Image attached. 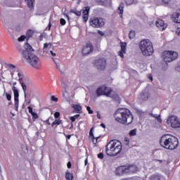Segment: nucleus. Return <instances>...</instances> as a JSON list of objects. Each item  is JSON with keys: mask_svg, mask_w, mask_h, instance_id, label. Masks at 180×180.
Instances as JSON below:
<instances>
[{"mask_svg": "<svg viewBox=\"0 0 180 180\" xmlns=\"http://www.w3.org/2000/svg\"><path fill=\"white\" fill-rule=\"evenodd\" d=\"M51 99L53 102H58V98L54 96H51Z\"/></svg>", "mask_w": 180, "mask_h": 180, "instance_id": "nucleus-41", "label": "nucleus"}, {"mask_svg": "<svg viewBox=\"0 0 180 180\" xmlns=\"http://www.w3.org/2000/svg\"><path fill=\"white\" fill-rule=\"evenodd\" d=\"M151 96L149 92H143L141 94V98L142 101H148V98Z\"/></svg>", "mask_w": 180, "mask_h": 180, "instance_id": "nucleus-21", "label": "nucleus"}, {"mask_svg": "<svg viewBox=\"0 0 180 180\" xmlns=\"http://www.w3.org/2000/svg\"><path fill=\"white\" fill-rule=\"evenodd\" d=\"M32 116V119H39V115L37 113L34 112L33 114H31Z\"/></svg>", "mask_w": 180, "mask_h": 180, "instance_id": "nucleus-47", "label": "nucleus"}, {"mask_svg": "<svg viewBox=\"0 0 180 180\" xmlns=\"http://www.w3.org/2000/svg\"><path fill=\"white\" fill-rule=\"evenodd\" d=\"M70 12L72 13H74L75 15H76L77 16H81V11H78V10H71Z\"/></svg>", "mask_w": 180, "mask_h": 180, "instance_id": "nucleus-33", "label": "nucleus"}, {"mask_svg": "<svg viewBox=\"0 0 180 180\" xmlns=\"http://www.w3.org/2000/svg\"><path fill=\"white\" fill-rule=\"evenodd\" d=\"M86 110H87L89 115H94V110H92L91 109V107L87 106V107H86Z\"/></svg>", "mask_w": 180, "mask_h": 180, "instance_id": "nucleus-36", "label": "nucleus"}, {"mask_svg": "<svg viewBox=\"0 0 180 180\" xmlns=\"http://www.w3.org/2000/svg\"><path fill=\"white\" fill-rule=\"evenodd\" d=\"M98 158L100 160H103L104 155L103 153H100L97 155Z\"/></svg>", "mask_w": 180, "mask_h": 180, "instance_id": "nucleus-43", "label": "nucleus"}, {"mask_svg": "<svg viewBox=\"0 0 180 180\" xmlns=\"http://www.w3.org/2000/svg\"><path fill=\"white\" fill-rule=\"evenodd\" d=\"M151 116H152V117H155V119H157V117H158V116H157V115H153V114H151Z\"/></svg>", "mask_w": 180, "mask_h": 180, "instance_id": "nucleus-62", "label": "nucleus"}, {"mask_svg": "<svg viewBox=\"0 0 180 180\" xmlns=\"http://www.w3.org/2000/svg\"><path fill=\"white\" fill-rule=\"evenodd\" d=\"M12 89L14 94V101L19 100V90L15 86H13Z\"/></svg>", "mask_w": 180, "mask_h": 180, "instance_id": "nucleus-20", "label": "nucleus"}, {"mask_svg": "<svg viewBox=\"0 0 180 180\" xmlns=\"http://www.w3.org/2000/svg\"><path fill=\"white\" fill-rule=\"evenodd\" d=\"M71 108L74 109L75 113H82V106L78 104H72Z\"/></svg>", "mask_w": 180, "mask_h": 180, "instance_id": "nucleus-18", "label": "nucleus"}, {"mask_svg": "<svg viewBox=\"0 0 180 180\" xmlns=\"http://www.w3.org/2000/svg\"><path fill=\"white\" fill-rule=\"evenodd\" d=\"M88 164V158H86L84 160V165H87Z\"/></svg>", "mask_w": 180, "mask_h": 180, "instance_id": "nucleus-60", "label": "nucleus"}, {"mask_svg": "<svg viewBox=\"0 0 180 180\" xmlns=\"http://www.w3.org/2000/svg\"><path fill=\"white\" fill-rule=\"evenodd\" d=\"M27 109H28L29 113H30V115H33L34 113V112H33V108L29 106V107H27Z\"/></svg>", "mask_w": 180, "mask_h": 180, "instance_id": "nucleus-44", "label": "nucleus"}, {"mask_svg": "<svg viewBox=\"0 0 180 180\" xmlns=\"http://www.w3.org/2000/svg\"><path fill=\"white\" fill-rule=\"evenodd\" d=\"M176 34L178 36H180V27H178V28L176 30Z\"/></svg>", "mask_w": 180, "mask_h": 180, "instance_id": "nucleus-53", "label": "nucleus"}, {"mask_svg": "<svg viewBox=\"0 0 180 180\" xmlns=\"http://www.w3.org/2000/svg\"><path fill=\"white\" fill-rule=\"evenodd\" d=\"M89 11H91V7L86 6L83 8L82 18L84 22H88V18H89Z\"/></svg>", "mask_w": 180, "mask_h": 180, "instance_id": "nucleus-14", "label": "nucleus"}, {"mask_svg": "<svg viewBox=\"0 0 180 180\" xmlns=\"http://www.w3.org/2000/svg\"><path fill=\"white\" fill-rule=\"evenodd\" d=\"M60 23L61 26H65V25L67 23V22L65 21V20L64 18H60Z\"/></svg>", "mask_w": 180, "mask_h": 180, "instance_id": "nucleus-38", "label": "nucleus"}, {"mask_svg": "<svg viewBox=\"0 0 180 180\" xmlns=\"http://www.w3.org/2000/svg\"><path fill=\"white\" fill-rule=\"evenodd\" d=\"M60 124H63V120H56L55 121H53L51 124V127H54V126H60Z\"/></svg>", "mask_w": 180, "mask_h": 180, "instance_id": "nucleus-28", "label": "nucleus"}, {"mask_svg": "<svg viewBox=\"0 0 180 180\" xmlns=\"http://www.w3.org/2000/svg\"><path fill=\"white\" fill-rule=\"evenodd\" d=\"M148 78L150 79V81H153V76L151 75L148 76Z\"/></svg>", "mask_w": 180, "mask_h": 180, "instance_id": "nucleus-63", "label": "nucleus"}, {"mask_svg": "<svg viewBox=\"0 0 180 180\" xmlns=\"http://www.w3.org/2000/svg\"><path fill=\"white\" fill-rule=\"evenodd\" d=\"M93 51L94 46H92V44H91V42H88L86 44V46L83 47L82 53L83 56H88V54H90Z\"/></svg>", "mask_w": 180, "mask_h": 180, "instance_id": "nucleus-11", "label": "nucleus"}, {"mask_svg": "<svg viewBox=\"0 0 180 180\" xmlns=\"http://www.w3.org/2000/svg\"><path fill=\"white\" fill-rule=\"evenodd\" d=\"M156 119L158 122V123H162V120H161V116L158 115V117H156Z\"/></svg>", "mask_w": 180, "mask_h": 180, "instance_id": "nucleus-51", "label": "nucleus"}, {"mask_svg": "<svg viewBox=\"0 0 180 180\" xmlns=\"http://www.w3.org/2000/svg\"><path fill=\"white\" fill-rule=\"evenodd\" d=\"M106 59H105V58H101L94 61L95 67H96V68L101 71H104V70L106 68Z\"/></svg>", "mask_w": 180, "mask_h": 180, "instance_id": "nucleus-10", "label": "nucleus"}, {"mask_svg": "<svg viewBox=\"0 0 180 180\" xmlns=\"http://www.w3.org/2000/svg\"><path fill=\"white\" fill-rule=\"evenodd\" d=\"M34 0H27V6L31 9V11H33L34 9Z\"/></svg>", "mask_w": 180, "mask_h": 180, "instance_id": "nucleus-26", "label": "nucleus"}, {"mask_svg": "<svg viewBox=\"0 0 180 180\" xmlns=\"http://www.w3.org/2000/svg\"><path fill=\"white\" fill-rule=\"evenodd\" d=\"M8 67H9V68H15V65L13 64H9Z\"/></svg>", "mask_w": 180, "mask_h": 180, "instance_id": "nucleus-58", "label": "nucleus"}, {"mask_svg": "<svg viewBox=\"0 0 180 180\" xmlns=\"http://www.w3.org/2000/svg\"><path fill=\"white\" fill-rule=\"evenodd\" d=\"M50 53H51V56H53V57H56V53L53 52V51H50Z\"/></svg>", "mask_w": 180, "mask_h": 180, "instance_id": "nucleus-56", "label": "nucleus"}, {"mask_svg": "<svg viewBox=\"0 0 180 180\" xmlns=\"http://www.w3.org/2000/svg\"><path fill=\"white\" fill-rule=\"evenodd\" d=\"M98 139H99V137H97V138H92V141H93V143L94 144H96V143H98Z\"/></svg>", "mask_w": 180, "mask_h": 180, "instance_id": "nucleus-49", "label": "nucleus"}, {"mask_svg": "<svg viewBox=\"0 0 180 180\" xmlns=\"http://www.w3.org/2000/svg\"><path fill=\"white\" fill-rule=\"evenodd\" d=\"M26 39V36L25 35H22L21 37H20L18 40V41H25V39Z\"/></svg>", "mask_w": 180, "mask_h": 180, "instance_id": "nucleus-40", "label": "nucleus"}, {"mask_svg": "<svg viewBox=\"0 0 180 180\" xmlns=\"http://www.w3.org/2000/svg\"><path fill=\"white\" fill-rule=\"evenodd\" d=\"M127 174H136L138 171L137 166L135 165H126Z\"/></svg>", "mask_w": 180, "mask_h": 180, "instance_id": "nucleus-13", "label": "nucleus"}, {"mask_svg": "<svg viewBox=\"0 0 180 180\" xmlns=\"http://www.w3.org/2000/svg\"><path fill=\"white\" fill-rule=\"evenodd\" d=\"M54 117L55 119H58V117H60V112H56L54 113Z\"/></svg>", "mask_w": 180, "mask_h": 180, "instance_id": "nucleus-48", "label": "nucleus"}, {"mask_svg": "<svg viewBox=\"0 0 180 180\" xmlns=\"http://www.w3.org/2000/svg\"><path fill=\"white\" fill-rule=\"evenodd\" d=\"M20 84H21L22 88L24 91V95H25V96H26V90L27 89V87L25 83L20 82Z\"/></svg>", "mask_w": 180, "mask_h": 180, "instance_id": "nucleus-34", "label": "nucleus"}, {"mask_svg": "<svg viewBox=\"0 0 180 180\" xmlns=\"http://www.w3.org/2000/svg\"><path fill=\"white\" fill-rule=\"evenodd\" d=\"M14 107L15 110L18 112L19 109V100H14Z\"/></svg>", "mask_w": 180, "mask_h": 180, "instance_id": "nucleus-32", "label": "nucleus"}, {"mask_svg": "<svg viewBox=\"0 0 180 180\" xmlns=\"http://www.w3.org/2000/svg\"><path fill=\"white\" fill-rule=\"evenodd\" d=\"M162 4H164L165 5H169L171 0H162Z\"/></svg>", "mask_w": 180, "mask_h": 180, "instance_id": "nucleus-45", "label": "nucleus"}, {"mask_svg": "<svg viewBox=\"0 0 180 180\" xmlns=\"http://www.w3.org/2000/svg\"><path fill=\"white\" fill-rule=\"evenodd\" d=\"M67 167H68V169H71V167H72V164H71V162H68L67 163Z\"/></svg>", "mask_w": 180, "mask_h": 180, "instance_id": "nucleus-50", "label": "nucleus"}, {"mask_svg": "<svg viewBox=\"0 0 180 180\" xmlns=\"http://www.w3.org/2000/svg\"><path fill=\"white\" fill-rule=\"evenodd\" d=\"M126 43L121 42V51L118 52V56L123 58L124 57V54H126Z\"/></svg>", "mask_w": 180, "mask_h": 180, "instance_id": "nucleus-17", "label": "nucleus"}, {"mask_svg": "<svg viewBox=\"0 0 180 180\" xmlns=\"http://www.w3.org/2000/svg\"><path fill=\"white\" fill-rule=\"evenodd\" d=\"M50 119H51V117H49L45 120V123H46V124L50 125Z\"/></svg>", "mask_w": 180, "mask_h": 180, "instance_id": "nucleus-54", "label": "nucleus"}, {"mask_svg": "<svg viewBox=\"0 0 180 180\" xmlns=\"http://www.w3.org/2000/svg\"><path fill=\"white\" fill-rule=\"evenodd\" d=\"M97 118L102 119V117H101V115L99 114V112H97Z\"/></svg>", "mask_w": 180, "mask_h": 180, "instance_id": "nucleus-59", "label": "nucleus"}, {"mask_svg": "<svg viewBox=\"0 0 180 180\" xmlns=\"http://www.w3.org/2000/svg\"><path fill=\"white\" fill-rule=\"evenodd\" d=\"M171 19L174 23H180V9L172 14Z\"/></svg>", "mask_w": 180, "mask_h": 180, "instance_id": "nucleus-15", "label": "nucleus"}, {"mask_svg": "<svg viewBox=\"0 0 180 180\" xmlns=\"http://www.w3.org/2000/svg\"><path fill=\"white\" fill-rule=\"evenodd\" d=\"M101 127H103V129H105L106 127V126L105 125V124H101Z\"/></svg>", "mask_w": 180, "mask_h": 180, "instance_id": "nucleus-64", "label": "nucleus"}, {"mask_svg": "<svg viewBox=\"0 0 180 180\" xmlns=\"http://www.w3.org/2000/svg\"><path fill=\"white\" fill-rule=\"evenodd\" d=\"M65 179L66 180H74V174L70 173L69 172H65Z\"/></svg>", "mask_w": 180, "mask_h": 180, "instance_id": "nucleus-24", "label": "nucleus"}, {"mask_svg": "<svg viewBox=\"0 0 180 180\" xmlns=\"http://www.w3.org/2000/svg\"><path fill=\"white\" fill-rule=\"evenodd\" d=\"M67 140H70L71 139V135H66Z\"/></svg>", "mask_w": 180, "mask_h": 180, "instance_id": "nucleus-61", "label": "nucleus"}, {"mask_svg": "<svg viewBox=\"0 0 180 180\" xmlns=\"http://www.w3.org/2000/svg\"><path fill=\"white\" fill-rule=\"evenodd\" d=\"M122 150H123V146L122 142L117 139L110 141L105 146V153L110 157L119 155L122 153Z\"/></svg>", "mask_w": 180, "mask_h": 180, "instance_id": "nucleus-3", "label": "nucleus"}, {"mask_svg": "<svg viewBox=\"0 0 180 180\" xmlns=\"http://www.w3.org/2000/svg\"><path fill=\"white\" fill-rule=\"evenodd\" d=\"M96 2L98 4H106L108 2V0H96Z\"/></svg>", "mask_w": 180, "mask_h": 180, "instance_id": "nucleus-42", "label": "nucleus"}, {"mask_svg": "<svg viewBox=\"0 0 180 180\" xmlns=\"http://www.w3.org/2000/svg\"><path fill=\"white\" fill-rule=\"evenodd\" d=\"M33 51H30L28 53L25 51V54H24V58L30 63V65H32L33 68L35 70H40L41 68V61H40V58L36 56L33 53Z\"/></svg>", "mask_w": 180, "mask_h": 180, "instance_id": "nucleus-4", "label": "nucleus"}, {"mask_svg": "<svg viewBox=\"0 0 180 180\" xmlns=\"http://www.w3.org/2000/svg\"><path fill=\"white\" fill-rule=\"evenodd\" d=\"M34 34V31L33 30H28L26 32V37L28 39H30V37H33Z\"/></svg>", "mask_w": 180, "mask_h": 180, "instance_id": "nucleus-27", "label": "nucleus"}, {"mask_svg": "<svg viewBox=\"0 0 180 180\" xmlns=\"http://www.w3.org/2000/svg\"><path fill=\"white\" fill-rule=\"evenodd\" d=\"M6 98L7 101H11L12 99V95H11V94L6 93Z\"/></svg>", "mask_w": 180, "mask_h": 180, "instance_id": "nucleus-35", "label": "nucleus"}, {"mask_svg": "<svg viewBox=\"0 0 180 180\" xmlns=\"http://www.w3.org/2000/svg\"><path fill=\"white\" fill-rule=\"evenodd\" d=\"M136 37V31L131 30L129 34V38L131 40V39H134Z\"/></svg>", "mask_w": 180, "mask_h": 180, "instance_id": "nucleus-29", "label": "nucleus"}, {"mask_svg": "<svg viewBox=\"0 0 180 180\" xmlns=\"http://www.w3.org/2000/svg\"><path fill=\"white\" fill-rule=\"evenodd\" d=\"M115 174L118 175V176L127 174L126 165H121L117 167L115 169Z\"/></svg>", "mask_w": 180, "mask_h": 180, "instance_id": "nucleus-12", "label": "nucleus"}, {"mask_svg": "<svg viewBox=\"0 0 180 180\" xmlns=\"http://www.w3.org/2000/svg\"><path fill=\"white\" fill-rule=\"evenodd\" d=\"M94 130V127L91 128L90 131H89V136L91 137V139H94L95 137L94 136V132L92 131Z\"/></svg>", "mask_w": 180, "mask_h": 180, "instance_id": "nucleus-46", "label": "nucleus"}, {"mask_svg": "<svg viewBox=\"0 0 180 180\" xmlns=\"http://www.w3.org/2000/svg\"><path fill=\"white\" fill-rule=\"evenodd\" d=\"M124 4L121 3L118 7V11H120V18H123V12H124Z\"/></svg>", "mask_w": 180, "mask_h": 180, "instance_id": "nucleus-22", "label": "nucleus"}, {"mask_svg": "<svg viewBox=\"0 0 180 180\" xmlns=\"http://www.w3.org/2000/svg\"><path fill=\"white\" fill-rule=\"evenodd\" d=\"M165 63H171L178 58V53L173 51H165L162 54Z\"/></svg>", "mask_w": 180, "mask_h": 180, "instance_id": "nucleus-6", "label": "nucleus"}, {"mask_svg": "<svg viewBox=\"0 0 180 180\" xmlns=\"http://www.w3.org/2000/svg\"><path fill=\"white\" fill-rule=\"evenodd\" d=\"M164 178H162L161 176L158 174H153L150 176L149 180H163Z\"/></svg>", "mask_w": 180, "mask_h": 180, "instance_id": "nucleus-23", "label": "nucleus"}, {"mask_svg": "<svg viewBox=\"0 0 180 180\" xmlns=\"http://www.w3.org/2000/svg\"><path fill=\"white\" fill-rule=\"evenodd\" d=\"M129 136L131 137H134V136H137V129H132L129 131Z\"/></svg>", "mask_w": 180, "mask_h": 180, "instance_id": "nucleus-31", "label": "nucleus"}, {"mask_svg": "<svg viewBox=\"0 0 180 180\" xmlns=\"http://www.w3.org/2000/svg\"><path fill=\"white\" fill-rule=\"evenodd\" d=\"M98 33L99 34L100 36H105V33L101 30H98Z\"/></svg>", "mask_w": 180, "mask_h": 180, "instance_id": "nucleus-55", "label": "nucleus"}, {"mask_svg": "<svg viewBox=\"0 0 180 180\" xmlns=\"http://www.w3.org/2000/svg\"><path fill=\"white\" fill-rule=\"evenodd\" d=\"M161 147L165 150H175L179 146V141L175 136L163 135L160 139Z\"/></svg>", "mask_w": 180, "mask_h": 180, "instance_id": "nucleus-2", "label": "nucleus"}, {"mask_svg": "<svg viewBox=\"0 0 180 180\" xmlns=\"http://www.w3.org/2000/svg\"><path fill=\"white\" fill-rule=\"evenodd\" d=\"M127 5H133L134 4V0H125Z\"/></svg>", "mask_w": 180, "mask_h": 180, "instance_id": "nucleus-37", "label": "nucleus"}, {"mask_svg": "<svg viewBox=\"0 0 180 180\" xmlns=\"http://www.w3.org/2000/svg\"><path fill=\"white\" fill-rule=\"evenodd\" d=\"M156 26L160 29V30H165L167 29V27L168 26L165 22H164V20H158L156 21Z\"/></svg>", "mask_w": 180, "mask_h": 180, "instance_id": "nucleus-16", "label": "nucleus"}, {"mask_svg": "<svg viewBox=\"0 0 180 180\" xmlns=\"http://www.w3.org/2000/svg\"><path fill=\"white\" fill-rule=\"evenodd\" d=\"M139 49L143 54L146 57L152 56L154 53V47L153 46V42L150 39H143L139 43Z\"/></svg>", "mask_w": 180, "mask_h": 180, "instance_id": "nucleus-5", "label": "nucleus"}, {"mask_svg": "<svg viewBox=\"0 0 180 180\" xmlns=\"http://www.w3.org/2000/svg\"><path fill=\"white\" fill-rule=\"evenodd\" d=\"M79 116V114H77L72 117H70V120H71L72 123H74V122H75V120H77V119H78Z\"/></svg>", "mask_w": 180, "mask_h": 180, "instance_id": "nucleus-30", "label": "nucleus"}, {"mask_svg": "<svg viewBox=\"0 0 180 180\" xmlns=\"http://www.w3.org/2000/svg\"><path fill=\"white\" fill-rule=\"evenodd\" d=\"M16 49L21 54L22 57L24 58V54H25L26 51L30 53V51H34V49L29 44V43H25L24 45V49L23 47L19 44L16 45Z\"/></svg>", "mask_w": 180, "mask_h": 180, "instance_id": "nucleus-8", "label": "nucleus"}, {"mask_svg": "<svg viewBox=\"0 0 180 180\" xmlns=\"http://www.w3.org/2000/svg\"><path fill=\"white\" fill-rule=\"evenodd\" d=\"M112 89H110V87H108L105 85H103V95H105V96H109V95H110V94H112Z\"/></svg>", "mask_w": 180, "mask_h": 180, "instance_id": "nucleus-19", "label": "nucleus"}, {"mask_svg": "<svg viewBox=\"0 0 180 180\" xmlns=\"http://www.w3.org/2000/svg\"><path fill=\"white\" fill-rule=\"evenodd\" d=\"M89 25L90 26H92V27L99 28L105 26V21H103V18H101L95 17L90 19Z\"/></svg>", "mask_w": 180, "mask_h": 180, "instance_id": "nucleus-7", "label": "nucleus"}, {"mask_svg": "<svg viewBox=\"0 0 180 180\" xmlns=\"http://www.w3.org/2000/svg\"><path fill=\"white\" fill-rule=\"evenodd\" d=\"M129 143H130V139H129V137H125L124 138L125 146H129Z\"/></svg>", "mask_w": 180, "mask_h": 180, "instance_id": "nucleus-39", "label": "nucleus"}, {"mask_svg": "<svg viewBox=\"0 0 180 180\" xmlns=\"http://www.w3.org/2000/svg\"><path fill=\"white\" fill-rule=\"evenodd\" d=\"M44 36H43V34H41L39 37V41H43V39H44Z\"/></svg>", "mask_w": 180, "mask_h": 180, "instance_id": "nucleus-52", "label": "nucleus"}, {"mask_svg": "<svg viewBox=\"0 0 180 180\" xmlns=\"http://www.w3.org/2000/svg\"><path fill=\"white\" fill-rule=\"evenodd\" d=\"M167 124H170L171 127H173V129H178L180 127L179 119H178L175 115L169 117L167 120Z\"/></svg>", "mask_w": 180, "mask_h": 180, "instance_id": "nucleus-9", "label": "nucleus"}, {"mask_svg": "<svg viewBox=\"0 0 180 180\" xmlns=\"http://www.w3.org/2000/svg\"><path fill=\"white\" fill-rule=\"evenodd\" d=\"M49 47V44L45 43L44 44V49H47Z\"/></svg>", "mask_w": 180, "mask_h": 180, "instance_id": "nucleus-57", "label": "nucleus"}, {"mask_svg": "<svg viewBox=\"0 0 180 180\" xmlns=\"http://www.w3.org/2000/svg\"><path fill=\"white\" fill-rule=\"evenodd\" d=\"M114 118L115 122L127 126L131 124L134 119L131 112L127 108H118L114 113Z\"/></svg>", "mask_w": 180, "mask_h": 180, "instance_id": "nucleus-1", "label": "nucleus"}, {"mask_svg": "<svg viewBox=\"0 0 180 180\" xmlns=\"http://www.w3.org/2000/svg\"><path fill=\"white\" fill-rule=\"evenodd\" d=\"M96 94L98 96H101V95H103V85L99 86L96 89Z\"/></svg>", "mask_w": 180, "mask_h": 180, "instance_id": "nucleus-25", "label": "nucleus"}]
</instances>
